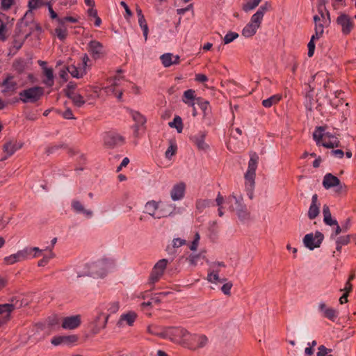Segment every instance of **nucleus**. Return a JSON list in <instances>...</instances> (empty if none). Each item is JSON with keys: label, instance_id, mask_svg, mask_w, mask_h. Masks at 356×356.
<instances>
[{"label": "nucleus", "instance_id": "obj_53", "mask_svg": "<svg viewBox=\"0 0 356 356\" xmlns=\"http://www.w3.org/2000/svg\"><path fill=\"white\" fill-rule=\"evenodd\" d=\"M138 24L143 31V35L145 38V40L146 41L147 40V35H148V26L146 22V20L145 19V17L138 18Z\"/></svg>", "mask_w": 356, "mask_h": 356}, {"label": "nucleus", "instance_id": "obj_15", "mask_svg": "<svg viewBox=\"0 0 356 356\" xmlns=\"http://www.w3.org/2000/svg\"><path fill=\"white\" fill-rule=\"evenodd\" d=\"M337 23L341 26L342 33L345 35L349 34L353 28V22L346 14H340L337 19Z\"/></svg>", "mask_w": 356, "mask_h": 356}, {"label": "nucleus", "instance_id": "obj_41", "mask_svg": "<svg viewBox=\"0 0 356 356\" xmlns=\"http://www.w3.org/2000/svg\"><path fill=\"white\" fill-rule=\"evenodd\" d=\"M271 8V4L268 1H266L259 7L258 10L253 15L262 21L264 14Z\"/></svg>", "mask_w": 356, "mask_h": 356}, {"label": "nucleus", "instance_id": "obj_30", "mask_svg": "<svg viewBox=\"0 0 356 356\" xmlns=\"http://www.w3.org/2000/svg\"><path fill=\"white\" fill-rule=\"evenodd\" d=\"M43 74L45 79H43L42 83L48 87H51L54 84V75L51 68L47 67H43Z\"/></svg>", "mask_w": 356, "mask_h": 356}, {"label": "nucleus", "instance_id": "obj_45", "mask_svg": "<svg viewBox=\"0 0 356 356\" xmlns=\"http://www.w3.org/2000/svg\"><path fill=\"white\" fill-rule=\"evenodd\" d=\"M165 327H159L156 325H149L147 327V332L153 335L159 336L163 338Z\"/></svg>", "mask_w": 356, "mask_h": 356}, {"label": "nucleus", "instance_id": "obj_55", "mask_svg": "<svg viewBox=\"0 0 356 356\" xmlns=\"http://www.w3.org/2000/svg\"><path fill=\"white\" fill-rule=\"evenodd\" d=\"M122 77L115 76L111 86L105 88L106 92L107 93H115V87L119 85V81Z\"/></svg>", "mask_w": 356, "mask_h": 356}, {"label": "nucleus", "instance_id": "obj_5", "mask_svg": "<svg viewBox=\"0 0 356 356\" xmlns=\"http://www.w3.org/2000/svg\"><path fill=\"white\" fill-rule=\"evenodd\" d=\"M209 339L206 335L191 334L188 332V336L186 337L184 346L191 350H196L205 347Z\"/></svg>", "mask_w": 356, "mask_h": 356}, {"label": "nucleus", "instance_id": "obj_1", "mask_svg": "<svg viewBox=\"0 0 356 356\" xmlns=\"http://www.w3.org/2000/svg\"><path fill=\"white\" fill-rule=\"evenodd\" d=\"M258 161V155L256 153H252L248 162L247 172L244 175L245 191L250 200H252L254 197L256 170L257 168Z\"/></svg>", "mask_w": 356, "mask_h": 356}, {"label": "nucleus", "instance_id": "obj_11", "mask_svg": "<svg viewBox=\"0 0 356 356\" xmlns=\"http://www.w3.org/2000/svg\"><path fill=\"white\" fill-rule=\"evenodd\" d=\"M104 145L109 148H114L122 145L124 143V138L119 134L115 132L106 133L104 136Z\"/></svg>", "mask_w": 356, "mask_h": 356}, {"label": "nucleus", "instance_id": "obj_21", "mask_svg": "<svg viewBox=\"0 0 356 356\" xmlns=\"http://www.w3.org/2000/svg\"><path fill=\"white\" fill-rule=\"evenodd\" d=\"M320 213V204L318 203V195L316 194L313 195L312 197V203L308 211V218L310 220L315 219Z\"/></svg>", "mask_w": 356, "mask_h": 356}, {"label": "nucleus", "instance_id": "obj_36", "mask_svg": "<svg viewBox=\"0 0 356 356\" xmlns=\"http://www.w3.org/2000/svg\"><path fill=\"white\" fill-rule=\"evenodd\" d=\"M2 86L4 87L3 92L15 91L17 88V83L13 81V76H8L2 83Z\"/></svg>", "mask_w": 356, "mask_h": 356}, {"label": "nucleus", "instance_id": "obj_47", "mask_svg": "<svg viewBox=\"0 0 356 356\" xmlns=\"http://www.w3.org/2000/svg\"><path fill=\"white\" fill-rule=\"evenodd\" d=\"M172 128H175L178 133H181L183 129L182 120L179 116H175L172 122L168 123Z\"/></svg>", "mask_w": 356, "mask_h": 356}, {"label": "nucleus", "instance_id": "obj_62", "mask_svg": "<svg viewBox=\"0 0 356 356\" xmlns=\"http://www.w3.org/2000/svg\"><path fill=\"white\" fill-rule=\"evenodd\" d=\"M350 237H351L350 235L342 236L339 237L337 239V241L339 244H341L342 245H347V244H348L350 243Z\"/></svg>", "mask_w": 356, "mask_h": 356}, {"label": "nucleus", "instance_id": "obj_56", "mask_svg": "<svg viewBox=\"0 0 356 356\" xmlns=\"http://www.w3.org/2000/svg\"><path fill=\"white\" fill-rule=\"evenodd\" d=\"M43 5L42 0H29V8L31 10L39 8Z\"/></svg>", "mask_w": 356, "mask_h": 356}, {"label": "nucleus", "instance_id": "obj_13", "mask_svg": "<svg viewBox=\"0 0 356 356\" xmlns=\"http://www.w3.org/2000/svg\"><path fill=\"white\" fill-rule=\"evenodd\" d=\"M138 318V314L134 311H129L120 315L117 326L123 327L125 325L132 327Z\"/></svg>", "mask_w": 356, "mask_h": 356}, {"label": "nucleus", "instance_id": "obj_24", "mask_svg": "<svg viewBox=\"0 0 356 356\" xmlns=\"http://www.w3.org/2000/svg\"><path fill=\"white\" fill-rule=\"evenodd\" d=\"M71 207L75 213H83L88 218H90L93 214L92 211L85 209L83 204L77 200H73L72 201Z\"/></svg>", "mask_w": 356, "mask_h": 356}, {"label": "nucleus", "instance_id": "obj_48", "mask_svg": "<svg viewBox=\"0 0 356 356\" xmlns=\"http://www.w3.org/2000/svg\"><path fill=\"white\" fill-rule=\"evenodd\" d=\"M172 58L173 54L170 53H165L160 57L161 63L165 67H168L172 65Z\"/></svg>", "mask_w": 356, "mask_h": 356}, {"label": "nucleus", "instance_id": "obj_59", "mask_svg": "<svg viewBox=\"0 0 356 356\" xmlns=\"http://www.w3.org/2000/svg\"><path fill=\"white\" fill-rule=\"evenodd\" d=\"M177 152V146L175 145L171 144L168 149L165 152V157L168 159L171 158Z\"/></svg>", "mask_w": 356, "mask_h": 356}, {"label": "nucleus", "instance_id": "obj_22", "mask_svg": "<svg viewBox=\"0 0 356 356\" xmlns=\"http://www.w3.org/2000/svg\"><path fill=\"white\" fill-rule=\"evenodd\" d=\"M321 145L326 148H334L339 147L340 142L337 136L326 132L325 133L324 141L322 142Z\"/></svg>", "mask_w": 356, "mask_h": 356}, {"label": "nucleus", "instance_id": "obj_43", "mask_svg": "<svg viewBox=\"0 0 356 356\" xmlns=\"http://www.w3.org/2000/svg\"><path fill=\"white\" fill-rule=\"evenodd\" d=\"M262 0H248L242 6L243 10L245 12H249L257 8Z\"/></svg>", "mask_w": 356, "mask_h": 356}, {"label": "nucleus", "instance_id": "obj_40", "mask_svg": "<svg viewBox=\"0 0 356 356\" xmlns=\"http://www.w3.org/2000/svg\"><path fill=\"white\" fill-rule=\"evenodd\" d=\"M282 99V95L277 94L262 101V105L266 108H270L273 105L277 104Z\"/></svg>", "mask_w": 356, "mask_h": 356}, {"label": "nucleus", "instance_id": "obj_9", "mask_svg": "<svg viewBox=\"0 0 356 356\" xmlns=\"http://www.w3.org/2000/svg\"><path fill=\"white\" fill-rule=\"evenodd\" d=\"M324 239L323 234L316 231L314 234L309 233L303 238L304 245L310 250L319 248Z\"/></svg>", "mask_w": 356, "mask_h": 356}, {"label": "nucleus", "instance_id": "obj_37", "mask_svg": "<svg viewBox=\"0 0 356 356\" xmlns=\"http://www.w3.org/2000/svg\"><path fill=\"white\" fill-rule=\"evenodd\" d=\"M13 300H12L11 303L3 304L0 305V314L8 315L9 316V319L10 318V313L16 308L17 302L13 303Z\"/></svg>", "mask_w": 356, "mask_h": 356}, {"label": "nucleus", "instance_id": "obj_18", "mask_svg": "<svg viewBox=\"0 0 356 356\" xmlns=\"http://www.w3.org/2000/svg\"><path fill=\"white\" fill-rule=\"evenodd\" d=\"M120 307V303L118 300L110 301L102 304L99 308L102 309L105 316H108V320L111 315L116 314Z\"/></svg>", "mask_w": 356, "mask_h": 356}, {"label": "nucleus", "instance_id": "obj_7", "mask_svg": "<svg viewBox=\"0 0 356 356\" xmlns=\"http://www.w3.org/2000/svg\"><path fill=\"white\" fill-rule=\"evenodd\" d=\"M108 321V316H105L104 312L99 308L96 316L90 323V332L94 335L98 334L106 328Z\"/></svg>", "mask_w": 356, "mask_h": 356}, {"label": "nucleus", "instance_id": "obj_34", "mask_svg": "<svg viewBox=\"0 0 356 356\" xmlns=\"http://www.w3.org/2000/svg\"><path fill=\"white\" fill-rule=\"evenodd\" d=\"M323 221L327 225L332 226L337 224V221L332 218L330 208L327 204L323 205Z\"/></svg>", "mask_w": 356, "mask_h": 356}, {"label": "nucleus", "instance_id": "obj_35", "mask_svg": "<svg viewBox=\"0 0 356 356\" xmlns=\"http://www.w3.org/2000/svg\"><path fill=\"white\" fill-rule=\"evenodd\" d=\"M219 270L218 269H209L207 275V280L211 283L224 282L227 280L225 278L220 279L219 277Z\"/></svg>", "mask_w": 356, "mask_h": 356}, {"label": "nucleus", "instance_id": "obj_8", "mask_svg": "<svg viewBox=\"0 0 356 356\" xmlns=\"http://www.w3.org/2000/svg\"><path fill=\"white\" fill-rule=\"evenodd\" d=\"M168 264V261L165 259H160L155 264L149 277L148 283L149 284L153 285L160 280L164 273Z\"/></svg>", "mask_w": 356, "mask_h": 356}, {"label": "nucleus", "instance_id": "obj_57", "mask_svg": "<svg viewBox=\"0 0 356 356\" xmlns=\"http://www.w3.org/2000/svg\"><path fill=\"white\" fill-rule=\"evenodd\" d=\"M318 349V351L316 354L317 356H327L328 355V353L332 352V349L327 348L323 345H321Z\"/></svg>", "mask_w": 356, "mask_h": 356}, {"label": "nucleus", "instance_id": "obj_31", "mask_svg": "<svg viewBox=\"0 0 356 356\" xmlns=\"http://www.w3.org/2000/svg\"><path fill=\"white\" fill-rule=\"evenodd\" d=\"M195 90L188 89L184 92L182 101L189 106L195 105Z\"/></svg>", "mask_w": 356, "mask_h": 356}, {"label": "nucleus", "instance_id": "obj_27", "mask_svg": "<svg viewBox=\"0 0 356 356\" xmlns=\"http://www.w3.org/2000/svg\"><path fill=\"white\" fill-rule=\"evenodd\" d=\"M339 179L331 173L326 174L323 177V186L326 189L339 186Z\"/></svg>", "mask_w": 356, "mask_h": 356}, {"label": "nucleus", "instance_id": "obj_52", "mask_svg": "<svg viewBox=\"0 0 356 356\" xmlns=\"http://www.w3.org/2000/svg\"><path fill=\"white\" fill-rule=\"evenodd\" d=\"M239 35L233 31H229L223 38V42L225 44H229L233 42L235 39L238 38Z\"/></svg>", "mask_w": 356, "mask_h": 356}, {"label": "nucleus", "instance_id": "obj_60", "mask_svg": "<svg viewBox=\"0 0 356 356\" xmlns=\"http://www.w3.org/2000/svg\"><path fill=\"white\" fill-rule=\"evenodd\" d=\"M200 239V234L198 233H196L195 235V238H194L191 245H190L191 250H192V251L197 250Z\"/></svg>", "mask_w": 356, "mask_h": 356}, {"label": "nucleus", "instance_id": "obj_54", "mask_svg": "<svg viewBox=\"0 0 356 356\" xmlns=\"http://www.w3.org/2000/svg\"><path fill=\"white\" fill-rule=\"evenodd\" d=\"M323 316L325 318L334 321L337 317V312L332 308H328L327 309L325 310Z\"/></svg>", "mask_w": 356, "mask_h": 356}, {"label": "nucleus", "instance_id": "obj_20", "mask_svg": "<svg viewBox=\"0 0 356 356\" xmlns=\"http://www.w3.org/2000/svg\"><path fill=\"white\" fill-rule=\"evenodd\" d=\"M227 203L229 205V210L234 211L236 208H239L243 204V198L242 195L236 196V194L232 193L227 197Z\"/></svg>", "mask_w": 356, "mask_h": 356}, {"label": "nucleus", "instance_id": "obj_26", "mask_svg": "<svg viewBox=\"0 0 356 356\" xmlns=\"http://www.w3.org/2000/svg\"><path fill=\"white\" fill-rule=\"evenodd\" d=\"M205 137L206 133L204 131H200L191 138L192 140L200 150H207L209 149V145L204 142Z\"/></svg>", "mask_w": 356, "mask_h": 356}, {"label": "nucleus", "instance_id": "obj_17", "mask_svg": "<svg viewBox=\"0 0 356 356\" xmlns=\"http://www.w3.org/2000/svg\"><path fill=\"white\" fill-rule=\"evenodd\" d=\"M81 323V316L79 314L67 316L63 318L62 327L65 330H74Z\"/></svg>", "mask_w": 356, "mask_h": 356}, {"label": "nucleus", "instance_id": "obj_42", "mask_svg": "<svg viewBox=\"0 0 356 356\" xmlns=\"http://www.w3.org/2000/svg\"><path fill=\"white\" fill-rule=\"evenodd\" d=\"M314 21L315 23V31H316L317 35H323L324 31V24L321 18L318 15H316L314 16Z\"/></svg>", "mask_w": 356, "mask_h": 356}, {"label": "nucleus", "instance_id": "obj_49", "mask_svg": "<svg viewBox=\"0 0 356 356\" xmlns=\"http://www.w3.org/2000/svg\"><path fill=\"white\" fill-rule=\"evenodd\" d=\"M55 34L60 40L63 41L67 35V27L58 26L55 29Z\"/></svg>", "mask_w": 356, "mask_h": 356}, {"label": "nucleus", "instance_id": "obj_3", "mask_svg": "<svg viewBox=\"0 0 356 356\" xmlns=\"http://www.w3.org/2000/svg\"><path fill=\"white\" fill-rule=\"evenodd\" d=\"M27 26L26 22L23 19L17 24L13 42V48L18 51L22 47L25 40L31 35V33H26L25 28Z\"/></svg>", "mask_w": 356, "mask_h": 356}, {"label": "nucleus", "instance_id": "obj_6", "mask_svg": "<svg viewBox=\"0 0 356 356\" xmlns=\"http://www.w3.org/2000/svg\"><path fill=\"white\" fill-rule=\"evenodd\" d=\"M108 270V264L105 261H99L88 266V270L81 274H78L77 277L83 276L103 277Z\"/></svg>", "mask_w": 356, "mask_h": 356}, {"label": "nucleus", "instance_id": "obj_19", "mask_svg": "<svg viewBox=\"0 0 356 356\" xmlns=\"http://www.w3.org/2000/svg\"><path fill=\"white\" fill-rule=\"evenodd\" d=\"M32 58H19L15 59L13 63V69L18 73H22L32 65Z\"/></svg>", "mask_w": 356, "mask_h": 356}, {"label": "nucleus", "instance_id": "obj_14", "mask_svg": "<svg viewBox=\"0 0 356 356\" xmlns=\"http://www.w3.org/2000/svg\"><path fill=\"white\" fill-rule=\"evenodd\" d=\"M23 146V143L17 140H10L6 142L3 146V150L5 156L1 158V161L6 160L8 158L15 154L16 151L21 149Z\"/></svg>", "mask_w": 356, "mask_h": 356}, {"label": "nucleus", "instance_id": "obj_16", "mask_svg": "<svg viewBox=\"0 0 356 356\" xmlns=\"http://www.w3.org/2000/svg\"><path fill=\"white\" fill-rule=\"evenodd\" d=\"M88 51L92 57L97 60L104 54V46L97 40H91L88 44Z\"/></svg>", "mask_w": 356, "mask_h": 356}, {"label": "nucleus", "instance_id": "obj_25", "mask_svg": "<svg viewBox=\"0 0 356 356\" xmlns=\"http://www.w3.org/2000/svg\"><path fill=\"white\" fill-rule=\"evenodd\" d=\"M185 188L186 186L182 182L175 184L170 191L171 198L174 201L181 200L184 195Z\"/></svg>", "mask_w": 356, "mask_h": 356}, {"label": "nucleus", "instance_id": "obj_44", "mask_svg": "<svg viewBox=\"0 0 356 356\" xmlns=\"http://www.w3.org/2000/svg\"><path fill=\"white\" fill-rule=\"evenodd\" d=\"M324 128L323 127H318L316 129L314 132L313 133V138L314 140L316 142L317 145H319L321 141L323 140L324 141L325 133Z\"/></svg>", "mask_w": 356, "mask_h": 356}, {"label": "nucleus", "instance_id": "obj_63", "mask_svg": "<svg viewBox=\"0 0 356 356\" xmlns=\"http://www.w3.org/2000/svg\"><path fill=\"white\" fill-rule=\"evenodd\" d=\"M186 241L180 238H175L172 240V246L175 248H179L184 245H185Z\"/></svg>", "mask_w": 356, "mask_h": 356}, {"label": "nucleus", "instance_id": "obj_33", "mask_svg": "<svg viewBox=\"0 0 356 356\" xmlns=\"http://www.w3.org/2000/svg\"><path fill=\"white\" fill-rule=\"evenodd\" d=\"M195 104H197L203 112L204 118H206L211 113L209 102L200 97L196 98Z\"/></svg>", "mask_w": 356, "mask_h": 356}, {"label": "nucleus", "instance_id": "obj_29", "mask_svg": "<svg viewBox=\"0 0 356 356\" xmlns=\"http://www.w3.org/2000/svg\"><path fill=\"white\" fill-rule=\"evenodd\" d=\"M175 209V206L171 204H165L159 207V211L157 212V217L156 219H161L170 216Z\"/></svg>", "mask_w": 356, "mask_h": 356}, {"label": "nucleus", "instance_id": "obj_32", "mask_svg": "<svg viewBox=\"0 0 356 356\" xmlns=\"http://www.w3.org/2000/svg\"><path fill=\"white\" fill-rule=\"evenodd\" d=\"M66 70L72 76L76 79L82 78L86 74V70L81 69V67H77L74 65L66 67Z\"/></svg>", "mask_w": 356, "mask_h": 356}, {"label": "nucleus", "instance_id": "obj_61", "mask_svg": "<svg viewBox=\"0 0 356 356\" xmlns=\"http://www.w3.org/2000/svg\"><path fill=\"white\" fill-rule=\"evenodd\" d=\"M233 284L231 282H228L225 283L221 287V291L225 295H230V291L232 287Z\"/></svg>", "mask_w": 356, "mask_h": 356}, {"label": "nucleus", "instance_id": "obj_4", "mask_svg": "<svg viewBox=\"0 0 356 356\" xmlns=\"http://www.w3.org/2000/svg\"><path fill=\"white\" fill-rule=\"evenodd\" d=\"M43 94L42 87L34 86L21 91L19 96L23 103H35L40 99Z\"/></svg>", "mask_w": 356, "mask_h": 356}, {"label": "nucleus", "instance_id": "obj_23", "mask_svg": "<svg viewBox=\"0 0 356 356\" xmlns=\"http://www.w3.org/2000/svg\"><path fill=\"white\" fill-rule=\"evenodd\" d=\"M161 202L155 200H149L145 204V213H147L154 219L157 217V211L159 209V204Z\"/></svg>", "mask_w": 356, "mask_h": 356}, {"label": "nucleus", "instance_id": "obj_46", "mask_svg": "<svg viewBox=\"0 0 356 356\" xmlns=\"http://www.w3.org/2000/svg\"><path fill=\"white\" fill-rule=\"evenodd\" d=\"M213 206V203L211 200H198L196 202V208L200 212L202 211L205 208Z\"/></svg>", "mask_w": 356, "mask_h": 356}, {"label": "nucleus", "instance_id": "obj_2", "mask_svg": "<svg viewBox=\"0 0 356 356\" xmlns=\"http://www.w3.org/2000/svg\"><path fill=\"white\" fill-rule=\"evenodd\" d=\"M188 332L181 327H165L163 339L184 345Z\"/></svg>", "mask_w": 356, "mask_h": 356}, {"label": "nucleus", "instance_id": "obj_50", "mask_svg": "<svg viewBox=\"0 0 356 356\" xmlns=\"http://www.w3.org/2000/svg\"><path fill=\"white\" fill-rule=\"evenodd\" d=\"M200 254H190L188 257H186L185 259L190 266H195L200 259Z\"/></svg>", "mask_w": 356, "mask_h": 356}, {"label": "nucleus", "instance_id": "obj_58", "mask_svg": "<svg viewBox=\"0 0 356 356\" xmlns=\"http://www.w3.org/2000/svg\"><path fill=\"white\" fill-rule=\"evenodd\" d=\"M60 148H66V145L65 144H59V145H55L51 147H49L46 149V153L47 154H50L54 153L56 150H58Z\"/></svg>", "mask_w": 356, "mask_h": 356}, {"label": "nucleus", "instance_id": "obj_64", "mask_svg": "<svg viewBox=\"0 0 356 356\" xmlns=\"http://www.w3.org/2000/svg\"><path fill=\"white\" fill-rule=\"evenodd\" d=\"M64 337V343L70 344L75 343L78 340V337L76 335H70V336H63Z\"/></svg>", "mask_w": 356, "mask_h": 356}, {"label": "nucleus", "instance_id": "obj_12", "mask_svg": "<svg viewBox=\"0 0 356 356\" xmlns=\"http://www.w3.org/2000/svg\"><path fill=\"white\" fill-rule=\"evenodd\" d=\"M30 254L31 250H29L28 248H26L22 250H19L15 254H13L10 256L6 257L4 258V262L7 265H12L17 262L27 259Z\"/></svg>", "mask_w": 356, "mask_h": 356}, {"label": "nucleus", "instance_id": "obj_38", "mask_svg": "<svg viewBox=\"0 0 356 356\" xmlns=\"http://www.w3.org/2000/svg\"><path fill=\"white\" fill-rule=\"evenodd\" d=\"M70 98L74 104L78 107H81L85 104L83 96L77 92H69L67 96Z\"/></svg>", "mask_w": 356, "mask_h": 356}, {"label": "nucleus", "instance_id": "obj_10", "mask_svg": "<svg viewBox=\"0 0 356 356\" xmlns=\"http://www.w3.org/2000/svg\"><path fill=\"white\" fill-rule=\"evenodd\" d=\"M261 20L252 15L251 17L250 21L245 26V27L242 30V35L245 38H250L253 36L256 33L258 29L260 27L261 24Z\"/></svg>", "mask_w": 356, "mask_h": 356}, {"label": "nucleus", "instance_id": "obj_39", "mask_svg": "<svg viewBox=\"0 0 356 356\" xmlns=\"http://www.w3.org/2000/svg\"><path fill=\"white\" fill-rule=\"evenodd\" d=\"M234 211H236L238 218L241 220L244 221L250 219V214L245 204L239 208H236Z\"/></svg>", "mask_w": 356, "mask_h": 356}, {"label": "nucleus", "instance_id": "obj_28", "mask_svg": "<svg viewBox=\"0 0 356 356\" xmlns=\"http://www.w3.org/2000/svg\"><path fill=\"white\" fill-rule=\"evenodd\" d=\"M8 19L9 18L6 14L0 13V40L1 41L6 40L8 38L6 33L8 31Z\"/></svg>", "mask_w": 356, "mask_h": 356}, {"label": "nucleus", "instance_id": "obj_51", "mask_svg": "<svg viewBox=\"0 0 356 356\" xmlns=\"http://www.w3.org/2000/svg\"><path fill=\"white\" fill-rule=\"evenodd\" d=\"M133 120L139 125H143L146 120L145 117L137 111H131V113Z\"/></svg>", "mask_w": 356, "mask_h": 356}]
</instances>
